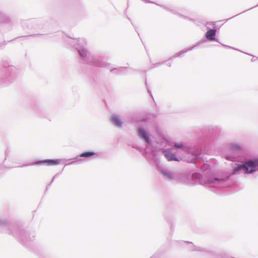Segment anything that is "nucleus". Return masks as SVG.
<instances>
[{"label":"nucleus","instance_id":"obj_16","mask_svg":"<svg viewBox=\"0 0 258 258\" xmlns=\"http://www.w3.org/2000/svg\"><path fill=\"white\" fill-rule=\"evenodd\" d=\"M152 158L158 170L163 167L160 164V160L156 154H153Z\"/></svg>","mask_w":258,"mask_h":258},{"label":"nucleus","instance_id":"obj_26","mask_svg":"<svg viewBox=\"0 0 258 258\" xmlns=\"http://www.w3.org/2000/svg\"><path fill=\"white\" fill-rule=\"evenodd\" d=\"M58 173H57V174H55V175L53 177V178H52V179L51 181L50 182V183H49V184L48 186H50V185L51 184V183L53 182V181H54V179L56 178V176H58Z\"/></svg>","mask_w":258,"mask_h":258},{"label":"nucleus","instance_id":"obj_30","mask_svg":"<svg viewBox=\"0 0 258 258\" xmlns=\"http://www.w3.org/2000/svg\"><path fill=\"white\" fill-rule=\"evenodd\" d=\"M167 65L169 66V67H170L171 66V64L170 63H168Z\"/></svg>","mask_w":258,"mask_h":258},{"label":"nucleus","instance_id":"obj_20","mask_svg":"<svg viewBox=\"0 0 258 258\" xmlns=\"http://www.w3.org/2000/svg\"><path fill=\"white\" fill-rule=\"evenodd\" d=\"M160 7H161L162 8H163L164 9H165V10H167V11H168L170 12L171 13H173V14H177L175 13V11H174V10H171V9H170L169 8H168L166 7V6H160ZM178 14L179 16H181H181H182L181 15H180V14Z\"/></svg>","mask_w":258,"mask_h":258},{"label":"nucleus","instance_id":"obj_2","mask_svg":"<svg viewBox=\"0 0 258 258\" xmlns=\"http://www.w3.org/2000/svg\"><path fill=\"white\" fill-rule=\"evenodd\" d=\"M230 177H206L200 173H194L191 176V182L193 184H208L210 186L215 187H222L224 183L227 181Z\"/></svg>","mask_w":258,"mask_h":258},{"label":"nucleus","instance_id":"obj_23","mask_svg":"<svg viewBox=\"0 0 258 258\" xmlns=\"http://www.w3.org/2000/svg\"><path fill=\"white\" fill-rule=\"evenodd\" d=\"M58 173H57V174H55V175L53 177V178H52V179L51 181L50 182V183H49V184L48 186H50V185L51 184V183L53 182V181H54V179L56 178V176H58Z\"/></svg>","mask_w":258,"mask_h":258},{"label":"nucleus","instance_id":"obj_13","mask_svg":"<svg viewBox=\"0 0 258 258\" xmlns=\"http://www.w3.org/2000/svg\"><path fill=\"white\" fill-rule=\"evenodd\" d=\"M216 34V30L215 29H211L209 30L205 34L206 38L209 40H215L218 41V40L216 39L215 36Z\"/></svg>","mask_w":258,"mask_h":258},{"label":"nucleus","instance_id":"obj_24","mask_svg":"<svg viewBox=\"0 0 258 258\" xmlns=\"http://www.w3.org/2000/svg\"><path fill=\"white\" fill-rule=\"evenodd\" d=\"M58 173H57V174H55V175L53 177V178H52V179L51 181L50 182V183H49V184L48 186H50V185L51 184V183L53 182V181H54V179L56 178V176H58Z\"/></svg>","mask_w":258,"mask_h":258},{"label":"nucleus","instance_id":"obj_8","mask_svg":"<svg viewBox=\"0 0 258 258\" xmlns=\"http://www.w3.org/2000/svg\"><path fill=\"white\" fill-rule=\"evenodd\" d=\"M160 174L163 175L164 178L168 180H175L177 178V174L162 167L158 170Z\"/></svg>","mask_w":258,"mask_h":258},{"label":"nucleus","instance_id":"obj_5","mask_svg":"<svg viewBox=\"0 0 258 258\" xmlns=\"http://www.w3.org/2000/svg\"><path fill=\"white\" fill-rule=\"evenodd\" d=\"M0 228H2L6 232L9 231V233L16 237L20 242L25 243L29 240H32V238L29 236V234L24 231H13L11 229V226H10L4 220H0Z\"/></svg>","mask_w":258,"mask_h":258},{"label":"nucleus","instance_id":"obj_15","mask_svg":"<svg viewBox=\"0 0 258 258\" xmlns=\"http://www.w3.org/2000/svg\"><path fill=\"white\" fill-rule=\"evenodd\" d=\"M96 153L93 151H87L81 153L76 159L79 160V157L89 158L96 155Z\"/></svg>","mask_w":258,"mask_h":258},{"label":"nucleus","instance_id":"obj_29","mask_svg":"<svg viewBox=\"0 0 258 258\" xmlns=\"http://www.w3.org/2000/svg\"><path fill=\"white\" fill-rule=\"evenodd\" d=\"M74 163H75V162H71V163H70L68 164V165L73 164H74Z\"/></svg>","mask_w":258,"mask_h":258},{"label":"nucleus","instance_id":"obj_11","mask_svg":"<svg viewBox=\"0 0 258 258\" xmlns=\"http://www.w3.org/2000/svg\"><path fill=\"white\" fill-rule=\"evenodd\" d=\"M162 154L168 161H179L178 158L169 149H162Z\"/></svg>","mask_w":258,"mask_h":258},{"label":"nucleus","instance_id":"obj_6","mask_svg":"<svg viewBox=\"0 0 258 258\" xmlns=\"http://www.w3.org/2000/svg\"><path fill=\"white\" fill-rule=\"evenodd\" d=\"M174 147L176 148L182 149L188 155L191 156L190 159H188L189 162H194L198 159L201 153V149L199 147H185L182 143H175Z\"/></svg>","mask_w":258,"mask_h":258},{"label":"nucleus","instance_id":"obj_12","mask_svg":"<svg viewBox=\"0 0 258 258\" xmlns=\"http://www.w3.org/2000/svg\"><path fill=\"white\" fill-rule=\"evenodd\" d=\"M110 122L115 127L121 128L123 125V121H122L121 117L116 114H113L110 116Z\"/></svg>","mask_w":258,"mask_h":258},{"label":"nucleus","instance_id":"obj_1","mask_svg":"<svg viewBox=\"0 0 258 258\" xmlns=\"http://www.w3.org/2000/svg\"><path fill=\"white\" fill-rule=\"evenodd\" d=\"M68 43L78 51L82 60L85 63L110 69L112 74L116 75H126L128 70L131 69L127 67L112 68L110 63L103 60V57L91 55L85 47L86 41L84 39H71L68 41Z\"/></svg>","mask_w":258,"mask_h":258},{"label":"nucleus","instance_id":"obj_25","mask_svg":"<svg viewBox=\"0 0 258 258\" xmlns=\"http://www.w3.org/2000/svg\"><path fill=\"white\" fill-rule=\"evenodd\" d=\"M58 173H57V174H55V175L53 177V178H52V179L51 181L50 182V183H49V184L48 186H50V185L51 184V183L53 182V181H54V179L56 178V176H58Z\"/></svg>","mask_w":258,"mask_h":258},{"label":"nucleus","instance_id":"obj_22","mask_svg":"<svg viewBox=\"0 0 258 258\" xmlns=\"http://www.w3.org/2000/svg\"><path fill=\"white\" fill-rule=\"evenodd\" d=\"M10 153V151L8 149H7L5 151V160H6L8 158Z\"/></svg>","mask_w":258,"mask_h":258},{"label":"nucleus","instance_id":"obj_7","mask_svg":"<svg viewBox=\"0 0 258 258\" xmlns=\"http://www.w3.org/2000/svg\"><path fill=\"white\" fill-rule=\"evenodd\" d=\"M242 147L237 144L232 143L230 145V148L228 149L229 154H224L225 158L228 160L233 161L235 158V154L241 150Z\"/></svg>","mask_w":258,"mask_h":258},{"label":"nucleus","instance_id":"obj_4","mask_svg":"<svg viewBox=\"0 0 258 258\" xmlns=\"http://www.w3.org/2000/svg\"><path fill=\"white\" fill-rule=\"evenodd\" d=\"M18 77L17 69L13 66L0 70V84L8 85L14 82Z\"/></svg>","mask_w":258,"mask_h":258},{"label":"nucleus","instance_id":"obj_18","mask_svg":"<svg viewBox=\"0 0 258 258\" xmlns=\"http://www.w3.org/2000/svg\"><path fill=\"white\" fill-rule=\"evenodd\" d=\"M205 42H206V39H202L201 40H200L199 41H198L195 45H194L192 47H191L190 48H189L188 49H187V50H189V51H191V50H192L195 47L198 46H200V45H201L202 43H205Z\"/></svg>","mask_w":258,"mask_h":258},{"label":"nucleus","instance_id":"obj_17","mask_svg":"<svg viewBox=\"0 0 258 258\" xmlns=\"http://www.w3.org/2000/svg\"><path fill=\"white\" fill-rule=\"evenodd\" d=\"M34 111L38 116L42 117H45V110L43 108L36 107L35 108H34Z\"/></svg>","mask_w":258,"mask_h":258},{"label":"nucleus","instance_id":"obj_14","mask_svg":"<svg viewBox=\"0 0 258 258\" xmlns=\"http://www.w3.org/2000/svg\"><path fill=\"white\" fill-rule=\"evenodd\" d=\"M12 22V20L10 17L5 14H2L0 16V23L3 24H10Z\"/></svg>","mask_w":258,"mask_h":258},{"label":"nucleus","instance_id":"obj_10","mask_svg":"<svg viewBox=\"0 0 258 258\" xmlns=\"http://www.w3.org/2000/svg\"><path fill=\"white\" fill-rule=\"evenodd\" d=\"M137 135L142 140L144 141L147 144H151L152 141L150 137V134L143 127L138 128Z\"/></svg>","mask_w":258,"mask_h":258},{"label":"nucleus","instance_id":"obj_21","mask_svg":"<svg viewBox=\"0 0 258 258\" xmlns=\"http://www.w3.org/2000/svg\"><path fill=\"white\" fill-rule=\"evenodd\" d=\"M150 258H161V255L159 253H156L151 256Z\"/></svg>","mask_w":258,"mask_h":258},{"label":"nucleus","instance_id":"obj_9","mask_svg":"<svg viewBox=\"0 0 258 258\" xmlns=\"http://www.w3.org/2000/svg\"><path fill=\"white\" fill-rule=\"evenodd\" d=\"M60 163L59 159H45L43 160H37L32 163H30L27 166L45 164L47 166L57 165Z\"/></svg>","mask_w":258,"mask_h":258},{"label":"nucleus","instance_id":"obj_19","mask_svg":"<svg viewBox=\"0 0 258 258\" xmlns=\"http://www.w3.org/2000/svg\"><path fill=\"white\" fill-rule=\"evenodd\" d=\"M189 50H187V49L185 50H183L179 52L176 53L175 55L174 56L171 57L169 59V60H172V59H174V58L180 57L182 54H184L185 53L187 52Z\"/></svg>","mask_w":258,"mask_h":258},{"label":"nucleus","instance_id":"obj_3","mask_svg":"<svg viewBox=\"0 0 258 258\" xmlns=\"http://www.w3.org/2000/svg\"><path fill=\"white\" fill-rule=\"evenodd\" d=\"M257 168L258 158L254 160L249 159L243 164H235L230 175L239 174L242 170H243L245 174L252 173L257 170Z\"/></svg>","mask_w":258,"mask_h":258},{"label":"nucleus","instance_id":"obj_27","mask_svg":"<svg viewBox=\"0 0 258 258\" xmlns=\"http://www.w3.org/2000/svg\"><path fill=\"white\" fill-rule=\"evenodd\" d=\"M58 173H57V174H55V175L53 177V178H52V179L51 181L50 182V183H49V184L48 186H50V185L51 184V183L53 182V181H54V179L56 178V176H58Z\"/></svg>","mask_w":258,"mask_h":258},{"label":"nucleus","instance_id":"obj_28","mask_svg":"<svg viewBox=\"0 0 258 258\" xmlns=\"http://www.w3.org/2000/svg\"><path fill=\"white\" fill-rule=\"evenodd\" d=\"M183 17L186 19H188V20H190L189 18H188L187 17H185V16H183Z\"/></svg>","mask_w":258,"mask_h":258}]
</instances>
